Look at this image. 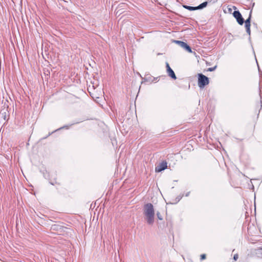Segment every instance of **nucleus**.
I'll return each mask as SVG.
<instances>
[{
  "label": "nucleus",
  "mask_w": 262,
  "mask_h": 262,
  "mask_svg": "<svg viewBox=\"0 0 262 262\" xmlns=\"http://www.w3.org/2000/svg\"><path fill=\"white\" fill-rule=\"evenodd\" d=\"M144 214L148 224H151L154 221L155 211L153 205L148 203L144 206Z\"/></svg>",
  "instance_id": "obj_1"
},
{
  "label": "nucleus",
  "mask_w": 262,
  "mask_h": 262,
  "mask_svg": "<svg viewBox=\"0 0 262 262\" xmlns=\"http://www.w3.org/2000/svg\"><path fill=\"white\" fill-rule=\"evenodd\" d=\"M198 84L200 88H202L209 83L208 78L203 74L199 75Z\"/></svg>",
  "instance_id": "obj_2"
},
{
  "label": "nucleus",
  "mask_w": 262,
  "mask_h": 262,
  "mask_svg": "<svg viewBox=\"0 0 262 262\" xmlns=\"http://www.w3.org/2000/svg\"><path fill=\"white\" fill-rule=\"evenodd\" d=\"M233 15L239 25H242L243 24L244 19L238 11H235L233 13Z\"/></svg>",
  "instance_id": "obj_3"
},
{
  "label": "nucleus",
  "mask_w": 262,
  "mask_h": 262,
  "mask_svg": "<svg viewBox=\"0 0 262 262\" xmlns=\"http://www.w3.org/2000/svg\"><path fill=\"white\" fill-rule=\"evenodd\" d=\"M167 163L165 161H163L162 162L159 164V165L156 167L155 171L156 172H161L162 170H164L167 168Z\"/></svg>",
  "instance_id": "obj_4"
},
{
  "label": "nucleus",
  "mask_w": 262,
  "mask_h": 262,
  "mask_svg": "<svg viewBox=\"0 0 262 262\" xmlns=\"http://www.w3.org/2000/svg\"><path fill=\"white\" fill-rule=\"evenodd\" d=\"M166 68H167V72L168 75L171 77L172 78L176 79L177 78L176 76L173 71V70L170 68L169 64L166 63Z\"/></svg>",
  "instance_id": "obj_5"
},
{
  "label": "nucleus",
  "mask_w": 262,
  "mask_h": 262,
  "mask_svg": "<svg viewBox=\"0 0 262 262\" xmlns=\"http://www.w3.org/2000/svg\"><path fill=\"white\" fill-rule=\"evenodd\" d=\"M250 19H251V15H250L248 19H247L245 21V27L246 29V31L248 33L249 35L250 34Z\"/></svg>",
  "instance_id": "obj_6"
},
{
  "label": "nucleus",
  "mask_w": 262,
  "mask_h": 262,
  "mask_svg": "<svg viewBox=\"0 0 262 262\" xmlns=\"http://www.w3.org/2000/svg\"><path fill=\"white\" fill-rule=\"evenodd\" d=\"M207 4L208 3L207 2H204V3H202L201 4H200L199 6L196 7V8H197V9H201L204 8L207 6Z\"/></svg>",
  "instance_id": "obj_7"
},
{
  "label": "nucleus",
  "mask_w": 262,
  "mask_h": 262,
  "mask_svg": "<svg viewBox=\"0 0 262 262\" xmlns=\"http://www.w3.org/2000/svg\"><path fill=\"white\" fill-rule=\"evenodd\" d=\"M174 42L177 43L178 45H179L180 47H181L182 48H184L185 47V45H186V43L184 42H183V41H179V40H175Z\"/></svg>",
  "instance_id": "obj_8"
},
{
  "label": "nucleus",
  "mask_w": 262,
  "mask_h": 262,
  "mask_svg": "<svg viewBox=\"0 0 262 262\" xmlns=\"http://www.w3.org/2000/svg\"><path fill=\"white\" fill-rule=\"evenodd\" d=\"M184 7L189 10H190V11L197 10V8H196V7H191V6H184Z\"/></svg>",
  "instance_id": "obj_9"
},
{
  "label": "nucleus",
  "mask_w": 262,
  "mask_h": 262,
  "mask_svg": "<svg viewBox=\"0 0 262 262\" xmlns=\"http://www.w3.org/2000/svg\"><path fill=\"white\" fill-rule=\"evenodd\" d=\"M183 49H185L186 51H187L189 53H192V50L190 47L187 45V44H186L185 47L183 48Z\"/></svg>",
  "instance_id": "obj_10"
},
{
  "label": "nucleus",
  "mask_w": 262,
  "mask_h": 262,
  "mask_svg": "<svg viewBox=\"0 0 262 262\" xmlns=\"http://www.w3.org/2000/svg\"><path fill=\"white\" fill-rule=\"evenodd\" d=\"M157 217L159 219V220H163L162 216H161V215L160 214V213L159 212H157Z\"/></svg>",
  "instance_id": "obj_11"
},
{
  "label": "nucleus",
  "mask_w": 262,
  "mask_h": 262,
  "mask_svg": "<svg viewBox=\"0 0 262 262\" xmlns=\"http://www.w3.org/2000/svg\"><path fill=\"white\" fill-rule=\"evenodd\" d=\"M216 67H214V68H210L208 69V71H213L215 69Z\"/></svg>",
  "instance_id": "obj_12"
},
{
  "label": "nucleus",
  "mask_w": 262,
  "mask_h": 262,
  "mask_svg": "<svg viewBox=\"0 0 262 262\" xmlns=\"http://www.w3.org/2000/svg\"><path fill=\"white\" fill-rule=\"evenodd\" d=\"M205 258H206V255H205V254H202V255H201V259H202V260L205 259Z\"/></svg>",
  "instance_id": "obj_13"
},
{
  "label": "nucleus",
  "mask_w": 262,
  "mask_h": 262,
  "mask_svg": "<svg viewBox=\"0 0 262 262\" xmlns=\"http://www.w3.org/2000/svg\"><path fill=\"white\" fill-rule=\"evenodd\" d=\"M233 258L235 260H236L238 258V255L237 254H235L234 255V257H233Z\"/></svg>",
  "instance_id": "obj_14"
},
{
  "label": "nucleus",
  "mask_w": 262,
  "mask_h": 262,
  "mask_svg": "<svg viewBox=\"0 0 262 262\" xmlns=\"http://www.w3.org/2000/svg\"><path fill=\"white\" fill-rule=\"evenodd\" d=\"M233 8H234V9H236L235 7H233Z\"/></svg>",
  "instance_id": "obj_15"
},
{
  "label": "nucleus",
  "mask_w": 262,
  "mask_h": 262,
  "mask_svg": "<svg viewBox=\"0 0 262 262\" xmlns=\"http://www.w3.org/2000/svg\"><path fill=\"white\" fill-rule=\"evenodd\" d=\"M229 11H231V8H229Z\"/></svg>",
  "instance_id": "obj_16"
}]
</instances>
